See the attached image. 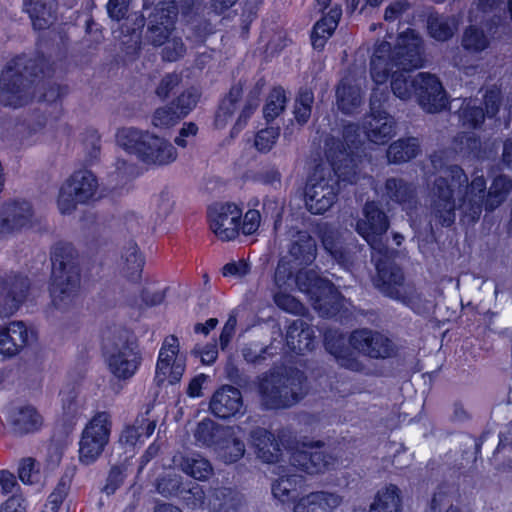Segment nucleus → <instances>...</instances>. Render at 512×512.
Instances as JSON below:
<instances>
[{
    "label": "nucleus",
    "instance_id": "nucleus-1",
    "mask_svg": "<svg viewBox=\"0 0 512 512\" xmlns=\"http://www.w3.org/2000/svg\"><path fill=\"white\" fill-rule=\"evenodd\" d=\"M425 63L424 42L419 33L407 28L398 34L394 47L388 41L375 46L370 59V76L380 86L391 79L392 93L401 100L416 96L419 106L427 113H438L447 106L446 91L440 79L431 73L409 74Z\"/></svg>",
    "mask_w": 512,
    "mask_h": 512
},
{
    "label": "nucleus",
    "instance_id": "nucleus-2",
    "mask_svg": "<svg viewBox=\"0 0 512 512\" xmlns=\"http://www.w3.org/2000/svg\"><path fill=\"white\" fill-rule=\"evenodd\" d=\"M54 72L53 63L42 52L32 57L15 55L0 73V104L15 109L34 99L48 104L60 101L68 93V86L53 82Z\"/></svg>",
    "mask_w": 512,
    "mask_h": 512
},
{
    "label": "nucleus",
    "instance_id": "nucleus-3",
    "mask_svg": "<svg viewBox=\"0 0 512 512\" xmlns=\"http://www.w3.org/2000/svg\"><path fill=\"white\" fill-rule=\"evenodd\" d=\"M51 277L49 292L57 309L72 302L80 288L81 269L78 252L68 242H58L51 249Z\"/></svg>",
    "mask_w": 512,
    "mask_h": 512
},
{
    "label": "nucleus",
    "instance_id": "nucleus-4",
    "mask_svg": "<svg viewBox=\"0 0 512 512\" xmlns=\"http://www.w3.org/2000/svg\"><path fill=\"white\" fill-rule=\"evenodd\" d=\"M306 383V375L296 367L265 373L257 386L262 407L274 411L292 407L303 399Z\"/></svg>",
    "mask_w": 512,
    "mask_h": 512
},
{
    "label": "nucleus",
    "instance_id": "nucleus-5",
    "mask_svg": "<svg viewBox=\"0 0 512 512\" xmlns=\"http://www.w3.org/2000/svg\"><path fill=\"white\" fill-rule=\"evenodd\" d=\"M118 144L146 165L163 166L176 160V148L166 139L134 127L122 128L116 134Z\"/></svg>",
    "mask_w": 512,
    "mask_h": 512
},
{
    "label": "nucleus",
    "instance_id": "nucleus-6",
    "mask_svg": "<svg viewBox=\"0 0 512 512\" xmlns=\"http://www.w3.org/2000/svg\"><path fill=\"white\" fill-rule=\"evenodd\" d=\"M511 191L512 180L507 175L500 174L494 177L488 191L485 177L475 176L460 198V207L472 220H478L483 209L488 212L494 211Z\"/></svg>",
    "mask_w": 512,
    "mask_h": 512
},
{
    "label": "nucleus",
    "instance_id": "nucleus-7",
    "mask_svg": "<svg viewBox=\"0 0 512 512\" xmlns=\"http://www.w3.org/2000/svg\"><path fill=\"white\" fill-rule=\"evenodd\" d=\"M286 278H294L299 291L309 297L313 308L322 316H334L341 310L342 293L332 281L321 277L315 270L299 269L295 274L289 270Z\"/></svg>",
    "mask_w": 512,
    "mask_h": 512
},
{
    "label": "nucleus",
    "instance_id": "nucleus-8",
    "mask_svg": "<svg viewBox=\"0 0 512 512\" xmlns=\"http://www.w3.org/2000/svg\"><path fill=\"white\" fill-rule=\"evenodd\" d=\"M361 134L358 124L348 122L343 126L342 139L331 138L326 141V158L334 176L349 184L356 176L357 151L361 147Z\"/></svg>",
    "mask_w": 512,
    "mask_h": 512
},
{
    "label": "nucleus",
    "instance_id": "nucleus-9",
    "mask_svg": "<svg viewBox=\"0 0 512 512\" xmlns=\"http://www.w3.org/2000/svg\"><path fill=\"white\" fill-rule=\"evenodd\" d=\"M445 176L436 177L432 186V206L435 217L444 227L455 222L456 201L455 190L467 189L468 176L460 165L452 164L445 168Z\"/></svg>",
    "mask_w": 512,
    "mask_h": 512
},
{
    "label": "nucleus",
    "instance_id": "nucleus-10",
    "mask_svg": "<svg viewBox=\"0 0 512 512\" xmlns=\"http://www.w3.org/2000/svg\"><path fill=\"white\" fill-rule=\"evenodd\" d=\"M237 1L211 0L207 5L203 0H181L180 13L195 40L203 42L214 32V26L209 18L210 14L220 16L233 7Z\"/></svg>",
    "mask_w": 512,
    "mask_h": 512
},
{
    "label": "nucleus",
    "instance_id": "nucleus-11",
    "mask_svg": "<svg viewBox=\"0 0 512 512\" xmlns=\"http://www.w3.org/2000/svg\"><path fill=\"white\" fill-rule=\"evenodd\" d=\"M112 428L111 416L106 411L97 412L86 424L79 441V461L93 464L109 442Z\"/></svg>",
    "mask_w": 512,
    "mask_h": 512
},
{
    "label": "nucleus",
    "instance_id": "nucleus-12",
    "mask_svg": "<svg viewBox=\"0 0 512 512\" xmlns=\"http://www.w3.org/2000/svg\"><path fill=\"white\" fill-rule=\"evenodd\" d=\"M98 189L97 177L89 170H77L62 184L57 197L61 214H70L77 204L94 199Z\"/></svg>",
    "mask_w": 512,
    "mask_h": 512
},
{
    "label": "nucleus",
    "instance_id": "nucleus-13",
    "mask_svg": "<svg viewBox=\"0 0 512 512\" xmlns=\"http://www.w3.org/2000/svg\"><path fill=\"white\" fill-rule=\"evenodd\" d=\"M388 98L387 89L381 92L380 97H378V88L373 89L369 103L370 112L363 123L367 139L376 145L388 143L395 134V120L384 108Z\"/></svg>",
    "mask_w": 512,
    "mask_h": 512
},
{
    "label": "nucleus",
    "instance_id": "nucleus-14",
    "mask_svg": "<svg viewBox=\"0 0 512 512\" xmlns=\"http://www.w3.org/2000/svg\"><path fill=\"white\" fill-rule=\"evenodd\" d=\"M186 370V355L180 352L177 336H166L158 352L155 367V379L159 384L168 381L170 385L178 384Z\"/></svg>",
    "mask_w": 512,
    "mask_h": 512
},
{
    "label": "nucleus",
    "instance_id": "nucleus-15",
    "mask_svg": "<svg viewBox=\"0 0 512 512\" xmlns=\"http://www.w3.org/2000/svg\"><path fill=\"white\" fill-rule=\"evenodd\" d=\"M324 442L317 440L301 443L290 450L289 463L297 471L306 475L324 473L331 463V455L322 450Z\"/></svg>",
    "mask_w": 512,
    "mask_h": 512
},
{
    "label": "nucleus",
    "instance_id": "nucleus-16",
    "mask_svg": "<svg viewBox=\"0 0 512 512\" xmlns=\"http://www.w3.org/2000/svg\"><path fill=\"white\" fill-rule=\"evenodd\" d=\"M349 344L363 355L385 360L397 355V346L385 334L368 328L356 329L349 335Z\"/></svg>",
    "mask_w": 512,
    "mask_h": 512
},
{
    "label": "nucleus",
    "instance_id": "nucleus-17",
    "mask_svg": "<svg viewBox=\"0 0 512 512\" xmlns=\"http://www.w3.org/2000/svg\"><path fill=\"white\" fill-rule=\"evenodd\" d=\"M241 208L235 203H214L208 207L209 228L221 241H231L240 234Z\"/></svg>",
    "mask_w": 512,
    "mask_h": 512
},
{
    "label": "nucleus",
    "instance_id": "nucleus-18",
    "mask_svg": "<svg viewBox=\"0 0 512 512\" xmlns=\"http://www.w3.org/2000/svg\"><path fill=\"white\" fill-rule=\"evenodd\" d=\"M31 290L29 277L21 272L0 276V305L2 313L12 315L25 303Z\"/></svg>",
    "mask_w": 512,
    "mask_h": 512
},
{
    "label": "nucleus",
    "instance_id": "nucleus-19",
    "mask_svg": "<svg viewBox=\"0 0 512 512\" xmlns=\"http://www.w3.org/2000/svg\"><path fill=\"white\" fill-rule=\"evenodd\" d=\"M34 209L25 199H8L0 207V235H12L30 228L33 223Z\"/></svg>",
    "mask_w": 512,
    "mask_h": 512
},
{
    "label": "nucleus",
    "instance_id": "nucleus-20",
    "mask_svg": "<svg viewBox=\"0 0 512 512\" xmlns=\"http://www.w3.org/2000/svg\"><path fill=\"white\" fill-rule=\"evenodd\" d=\"M37 331L23 321H11L0 326V355L3 359H12L19 355L31 343L36 342Z\"/></svg>",
    "mask_w": 512,
    "mask_h": 512
},
{
    "label": "nucleus",
    "instance_id": "nucleus-21",
    "mask_svg": "<svg viewBox=\"0 0 512 512\" xmlns=\"http://www.w3.org/2000/svg\"><path fill=\"white\" fill-rule=\"evenodd\" d=\"M335 177V180L322 177L313 184H307L304 198L306 208L311 214L323 215L337 201L342 180ZM343 183L347 182L343 181Z\"/></svg>",
    "mask_w": 512,
    "mask_h": 512
},
{
    "label": "nucleus",
    "instance_id": "nucleus-22",
    "mask_svg": "<svg viewBox=\"0 0 512 512\" xmlns=\"http://www.w3.org/2000/svg\"><path fill=\"white\" fill-rule=\"evenodd\" d=\"M325 350L334 357L339 366L354 372H361L363 363L358 359L349 337L339 329L328 328L323 334Z\"/></svg>",
    "mask_w": 512,
    "mask_h": 512
},
{
    "label": "nucleus",
    "instance_id": "nucleus-23",
    "mask_svg": "<svg viewBox=\"0 0 512 512\" xmlns=\"http://www.w3.org/2000/svg\"><path fill=\"white\" fill-rule=\"evenodd\" d=\"M363 217L356 222V232L368 243L386 234L390 221L388 215L375 200H368L362 208Z\"/></svg>",
    "mask_w": 512,
    "mask_h": 512
},
{
    "label": "nucleus",
    "instance_id": "nucleus-24",
    "mask_svg": "<svg viewBox=\"0 0 512 512\" xmlns=\"http://www.w3.org/2000/svg\"><path fill=\"white\" fill-rule=\"evenodd\" d=\"M110 372L119 380L132 378L142 363V355L137 343L125 341L107 356Z\"/></svg>",
    "mask_w": 512,
    "mask_h": 512
},
{
    "label": "nucleus",
    "instance_id": "nucleus-25",
    "mask_svg": "<svg viewBox=\"0 0 512 512\" xmlns=\"http://www.w3.org/2000/svg\"><path fill=\"white\" fill-rule=\"evenodd\" d=\"M177 8L156 6L148 17L146 39L154 47L164 45L175 29Z\"/></svg>",
    "mask_w": 512,
    "mask_h": 512
},
{
    "label": "nucleus",
    "instance_id": "nucleus-26",
    "mask_svg": "<svg viewBox=\"0 0 512 512\" xmlns=\"http://www.w3.org/2000/svg\"><path fill=\"white\" fill-rule=\"evenodd\" d=\"M249 439L262 463L276 464L282 460L285 445L280 435L276 436L266 428L256 427L250 431Z\"/></svg>",
    "mask_w": 512,
    "mask_h": 512
},
{
    "label": "nucleus",
    "instance_id": "nucleus-27",
    "mask_svg": "<svg viewBox=\"0 0 512 512\" xmlns=\"http://www.w3.org/2000/svg\"><path fill=\"white\" fill-rule=\"evenodd\" d=\"M209 408L211 413L222 420L241 414L243 398L240 390L231 385H223L212 395Z\"/></svg>",
    "mask_w": 512,
    "mask_h": 512
},
{
    "label": "nucleus",
    "instance_id": "nucleus-28",
    "mask_svg": "<svg viewBox=\"0 0 512 512\" xmlns=\"http://www.w3.org/2000/svg\"><path fill=\"white\" fill-rule=\"evenodd\" d=\"M285 342L296 355H304L315 348V335L311 327L301 319L292 321L286 329Z\"/></svg>",
    "mask_w": 512,
    "mask_h": 512
},
{
    "label": "nucleus",
    "instance_id": "nucleus-29",
    "mask_svg": "<svg viewBox=\"0 0 512 512\" xmlns=\"http://www.w3.org/2000/svg\"><path fill=\"white\" fill-rule=\"evenodd\" d=\"M384 196L388 202L400 206L403 210L413 209L417 204L415 186L398 177H389L385 180Z\"/></svg>",
    "mask_w": 512,
    "mask_h": 512
},
{
    "label": "nucleus",
    "instance_id": "nucleus-30",
    "mask_svg": "<svg viewBox=\"0 0 512 512\" xmlns=\"http://www.w3.org/2000/svg\"><path fill=\"white\" fill-rule=\"evenodd\" d=\"M342 16L340 5L330 7L327 13L315 22L310 33L311 45L314 50L322 52L329 38L334 34Z\"/></svg>",
    "mask_w": 512,
    "mask_h": 512
},
{
    "label": "nucleus",
    "instance_id": "nucleus-31",
    "mask_svg": "<svg viewBox=\"0 0 512 512\" xmlns=\"http://www.w3.org/2000/svg\"><path fill=\"white\" fill-rule=\"evenodd\" d=\"M56 7V0H24V9L36 31H44L53 24Z\"/></svg>",
    "mask_w": 512,
    "mask_h": 512
},
{
    "label": "nucleus",
    "instance_id": "nucleus-32",
    "mask_svg": "<svg viewBox=\"0 0 512 512\" xmlns=\"http://www.w3.org/2000/svg\"><path fill=\"white\" fill-rule=\"evenodd\" d=\"M341 503V498L330 492H311L299 498L293 506V512H332Z\"/></svg>",
    "mask_w": 512,
    "mask_h": 512
},
{
    "label": "nucleus",
    "instance_id": "nucleus-33",
    "mask_svg": "<svg viewBox=\"0 0 512 512\" xmlns=\"http://www.w3.org/2000/svg\"><path fill=\"white\" fill-rule=\"evenodd\" d=\"M305 483V478L296 473L281 475L272 484V494L274 498L282 504L295 503L298 500L299 490Z\"/></svg>",
    "mask_w": 512,
    "mask_h": 512
},
{
    "label": "nucleus",
    "instance_id": "nucleus-34",
    "mask_svg": "<svg viewBox=\"0 0 512 512\" xmlns=\"http://www.w3.org/2000/svg\"><path fill=\"white\" fill-rule=\"evenodd\" d=\"M214 451L217 458L223 463L234 464L243 458L246 449L244 441L236 436L233 428L229 427L228 432L222 436Z\"/></svg>",
    "mask_w": 512,
    "mask_h": 512
},
{
    "label": "nucleus",
    "instance_id": "nucleus-35",
    "mask_svg": "<svg viewBox=\"0 0 512 512\" xmlns=\"http://www.w3.org/2000/svg\"><path fill=\"white\" fill-rule=\"evenodd\" d=\"M43 418L31 405L18 408L11 415V427L15 434L26 435L40 430Z\"/></svg>",
    "mask_w": 512,
    "mask_h": 512
},
{
    "label": "nucleus",
    "instance_id": "nucleus-36",
    "mask_svg": "<svg viewBox=\"0 0 512 512\" xmlns=\"http://www.w3.org/2000/svg\"><path fill=\"white\" fill-rule=\"evenodd\" d=\"M420 151L418 138L403 137L388 146L386 157L390 164H403L416 158Z\"/></svg>",
    "mask_w": 512,
    "mask_h": 512
},
{
    "label": "nucleus",
    "instance_id": "nucleus-37",
    "mask_svg": "<svg viewBox=\"0 0 512 512\" xmlns=\"http://www.w3.org/2000/svg\"><path fill=\"white\" fill-rule=\"evenodd\" d=\"M124 265L122 268L124 277L133 283H140L145 265V257L141 253L135 240H130L122 255Z\"/></svg>",
    "mask_w": 512,
    "mask_h": 512
},
{
    "label": "nucleus",
    "instance_id": "nucleus-38",
    "mask_svg": "<svg viewBox=\"0 0 512 512\" xmlns=\"http://www.w3.org/2000/svg\"><path fill=\"white\" fill-rule=\"evenodd\" d=\"M243 87L244 84L240 80L238 83L233 84L228 93L220 100L215 114V124L217 126L224 125L232 118L243 97Z\"/></svg>",
    "mask_w": 512,
    "mask_h": 512
},
{
    "label": "nucleus",
    "instance_id": "nucleus-39",
    "mask_svg": "<svg viewBox=\"0 0 512 512\" xmlns=\"http://www.w3.org/2000/svg\"><path fill=\"white\" fill-rule=\"evenodd\" d=\"M375 267L378 281L387 293L391 294L393 290L403 285V272L392 261L380 258L376 261Z\"/></svg>",
    "mask_w": 512,
    "mask_h": 512
},
{
    "label": "nucleus",
    "instance_id": "nucleus-40",
    "mask_svg": "<svg viewBox=\"0 0 512 512\" xmlns=\"http://www.w3.org/2000/svg\"><path fill=\"white\" fill-rule=\"evenodd\" d=\"M224 427L209 418L202 419L196 426L194 438L199 446L215 448L222 436L228 432Z\"/></svg>",
    "mask_w": 512,
    "mask_h": 512
},
{
    "label": "nucleus",
    "instance_id": "nucleus-41",
    "mask_svg": "<svg viewBox=\"0 0 512 512\" xmlns=\"http://www.w3.org/2000/svg\"><path fill=\"white\" fill-rule=\"evenodd\" d=\"M401 509L400 489L395 484H389L377 492L368 512H401Z\"/></svg>",
    "mask_w": 512,
    "mask_h": 512
},
{
    "label": "nucleus",
    "instance_id": "nucleus-42",
    "mask_svg": "<svg viewBox=\"0 0 512 512\" xmlns=\"http://www.w3.org/2000/svg\"><path fill=\"white\" fill-rule=\"evenodd\" d=\"M181 470L198 481H207L213 475L211 462L199 453H191L182 457Z\"/></svg>",
    "mask_w": 512,
    "mask_h": 512
},
{
    "label": "nucleus",
    "instance_id": "nucleus-43",
    "mask_svg": "<svg viewBox=\"0 0 512 512\" xmlns=\"http://www.w3.org/2000/svg\"><path fill=\"white\" fill-rule=\"evenodd\" d=\"M289 252L298 265L307 267L316 259V243L310 236L300 237L297 241L292 243Z\"/></svg>",
    "mask_w": 512,
    "mask_h": 512
},
{
    "label": "nucleus",
    "instance_id": "nucleus-44",
    "mask_svg": "<svg viewBox=\"0 0 512 512\" xmlns=\"http://www.w3.org/2000/svg\"><path fill=\"white\" fill-rule=\"evenodd\" d=\"M486 114L481 105H476L473 100H464L458 110V119L463 127L477 130L485 121Z\"/></svg>",
    "mask_w": 512,
    "mask_h": 512
},
{
    "label": "nucleus",
    "instance_id": "nucleus-45",
    "mask_svg": "<svg viewBox=\"0 0 512 512\" xmlns=\"http://www.w3.org/2000/svg\"><path fill=\"white\" fill-rule=\"evenodd\" d=\"M213 512H238L240 499L230 487H219L213 492L210 499Z\"/></svg>",
    "mask_w": 512,
    "mask_h": 512
},
{
    "label": "nucleus",
    "instance_id": "nucleus-46",
    "mask_svg": "<svg viewBox=\"0 0 512 512\" xmlns=\"http://www.w3.org/2000/svg\"><path fill=\"white\" fill-rule=\"evenodd\" d=\"M288 98L282 86L273 87L263 107V116L267 123L274 121L286 108Z\"/></svg>",
    "mask_w": 512,
    "mask_h": 512
},
{
    "label": "nucleus",
    "instance_id": "nucleus-47",
    "mask_svg": "<svg viewBox=\"0 0 512 512\" xmlns=\"http://www.w3.org/2000/svg\"><path fill=\"white\" fill-rule=\"evenodd\" d=\"M314 93L310 88H300L294 102L293 115L298 125L308 123L314 104Z\"/></svg>",
    "mask_w": 512,
    "mask_h": 512
},
{
    "label": "nucleus",
    "instance_id": "nucleus-48",
    "mask_svg": "<svg viewBox=\"0 0 512 512\" xmlns=\"http://www.w3.org/2000/svg\"><path fill=\"white\" fill-rule=\"evenodd\" d=\"M427 32L432 39L438 42H446L454 35V29L451 26L449 19L437 13H431L428 15Z\"/></svg>",
    "mask_w": 512,
    "mask_h": 512
},
{
    "label": "nucleus",
    "instance_id": "nucleus-49",
    "mask_svg": "<svg viewBox=\"0 0 512 512\" xmlns=\"http://www.w3.org/2000/svg\"><path fill=\"white\" fill-rule=\"evenodd\" d=\"M454 149L465 157L477 156L481 151V139L473 132H459L452 139Z\"/></svg>",
    "mask_w": 512,
    "mask_h": 512
},
{
    "label": "nucleus",
    "instance_id": "nucleus-50",
    "mask_svg": "<svg viewBox=\"0 0 512 512\" xmlns=\"http://www.w3.org/2000/svg\"><path fill=\"white\" fill-rule=\"evenodd\" d=\"M490 41L485 32L477 26H468L462 36V47L471 53H481L489 47Z\"/></svg>",
    "mask_w": 512,
    "mask_h": 512
},
{
    "label": "nucleus",
    "instance_id": "nucleus-51",
    "mask_svg": "<svg viewBox=\"0 0 512 512\" xmlns=\"http://www.w3.org/2000/svg\"><path fill=\"white\" fill-rule=\"evenodd\" d=\"M337 105L344 113H349L360 104V95L355 87L349 84L339 85L336 89Z\"/></svg>",
    "mask_w": 512,
    "mask_h": 512
},
{
    "label": "nucleus",
    "instance_id": "nucleus-52",
    "mask_svg": "<svg viewBox=\"0 0 512 512\" xmlns=\"http://www.w3.org/2000/svg\"><path fill=\"white\" fill-rule=\"evenodd\" d=\"M205 491L201 485L196 482L189 481L184 483L181 490L180 499L188 508H201L205 502Z\"/></svg>",
    "mask_w": 512,
    "mask_h": 512
},
{
    "label": "nucleus",
    "instance_id": "nucleus-53",
    "mask_svg": "<svg viewBox=\"0 0 512 512\" xmlns=\"http://www.w3.org/2000/svg\"><path fill=\"white\" fill-rule=\"evenodd\" d=\"M319 238L326 252L335 260L342 261L345 259V250L340 245L338 237L333 230L329 228L321 229L319 231Z\"/></svg>",
    "mask_w": 512,
    "mask_h": 512
},
{
    "label": "nucleus",
    "instance_id": "nucleus-54",
    "mask_svg": "<svg viewBox=\"0 0 512 512\" xmlns=\"http://www.w3.org/2000/svg\"><path fill=\"white\" fill-rule=\"evenodd\" d=\"M259 106L258 92L251 91L242 107L239 116L237 117L233 127L232 133H238L243 130L250 118L253 116Z\"/></svg>",
    "mask_w": 512,
    "mask_h": 512
},
{
    "label": "nucleus",
    "instance_id": "nucleus-55",
    "mask_svg": "<svg viewBox=\"0 0 512 512\" xmlns=\"http://www.w3.org/2000/svg\"><path fill=\"white\" fill-rule=\"evenodd\" d=\"M198 101L199 94L192 89H188L180 93L170 104L183 119L196 107Z\"/></svg>",
    "mask_w": 512,
    "mask_h": 512
},
{
    "label": "nucleus",
    "instance_id": "nucleus-56",
    "mask_svg": "<svg viewBox=\"0 0 512 512\" xmlns=\"http://www.w3.org/2000/svg\"><path fill=\"white\" fill-rule=\"evenodd\" d=\"M182 478L178 475H166L157 480L156 490L163 497L170 498L175 497L179 498L181 495V490L183 488Z\"/></svg>",
    "mask_w": 512,
    "mask_h": 512
},
{
    "label": "nucleus",
    "instance_id": "nucleus-57",
    "mask_svg": "<svg viewBox=\"0 0 512 512\" xmlns=\"http://www.w3.org/2000/svg\"><path fill=\"white\" fill-rule=\"evenodd\" d=\"M280 136V128L268 126L259 130L254 139L255 148L261 153H268Z\"/></svg>",
    "mask_w": 512,
    "mask_h": 512
},
{
    "label": "nucleus",
    "instance_id": "nucleus-58",
    "mask_svg": "<svg viewBox=\"0 0 512 512\" xmlns=\"http://www.w3.org/2000/svg\"><path fill=\"white\" fill-rule=\"evenodd\" d=\"M70 485L61 478L53 491L49 494L44 509L41 512H58L68 495Z\"/></svg>",
    "mask_w": 512,
    "mask_h": 512
},
{
    "label": "nucleus",
    "instance_id": "nucleus-59",
    "mask_svg": "<svg viewBox=\"0 0 512 512\" xmlns=\"http://www.w3.org/2000/svg\"><path fill=\"white\" fill-rule=\"evenodd\" d=\"M182 118L178 115L169 103L164 107L157 108L152 116V124L158 128H170L177 124Z\"/></svg>",
    "mask_w": 512,
    "mask_h": 512
},
{
    "label": "nucleus",
    "instance_id": "nucleus-60",
    "mask_svg": "<svg viewBox=\"0 0 512 512\" xmlns=\"http://www.w3.org/2000/svg\"><path fill=\"white\" fill-rule=\"evenodd\" d=\"M289 39L285 32L276 31L268 39L263 47V52L270 57H274L288 46Z\"/></svg>",
    "mask_w": 512,
    "mask_h": 512
},
{
    "label": "nucleus",
    "instance_id": "nucleus-61",
    "mask_svg": "<svg viewBox=\"0 0 512 512\" xmlns=\"http://www.w3.org/2000/svg\"><path fill=\"white\" fill-rule=\"evenodd\" d=\"M261 221V214L256 209H249L243 218L240 220V232L244 235H252L254 234L259 226Z\"/></svg>",
    "mask_w": 512,
    "mask_h": 512
},
{
    "label": "nucleus",
    "instance_id": "nucleus-62",
    "mask_svg": "<svg viewBox=\"0 0 512 512\" xmlns=\"http://www.w3.org/2000/svg\"><path fill=\"white\" fill-rule=\"evenodd\" d=\"M131 0H108L107 14L114 21H121L127 17Z\"/></svg>",
    "mask_w": 512,
    "mask_h": 512
},
{
    "label": "nucleus",
    "instance_id": "nucleus-63",
    "mask_svg": "<svg viewBox=\"0 0 512 512\" xmlns=\"http://www.w3.org/2000/svg\"><path fill=\"white\" fill-rule=\"evenodd\" d=\"M484 111L487 117H495L500 110L501 99L499 92L496 90H487L483 95Z\"/></svg>",
    "mask_w": 512,
    "mask_h": 512
},
{
    "label": "nucleus",
    "instance_id": "nucleus-64",
    "mask_svg": "<svg viewBox=\"0 0 512 512\" xmlns=\"http://www.w3.org/2000/svg\"><path fill=\"white\" fill-rule=\"evenodd\" d=\"M0 512H26V500L21 494H13L0 505Z\"/></svg>",
    "mask_w": 512,
    "mask_h": 512
}]
</instances>
